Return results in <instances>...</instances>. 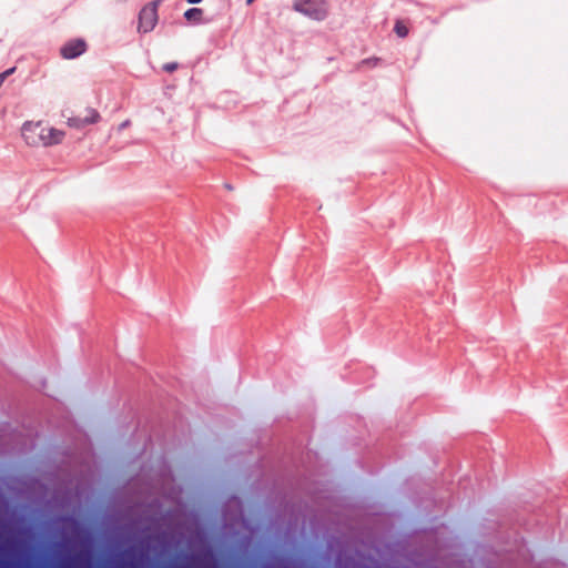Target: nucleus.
Here are the masks:
<instances>
[{
	"mask_svg": "<svg viewBox=\"0 0 568 568\" xmlns=\"http://www.w3.org/2000/svg\"><path fill=\"white\" fill-rule=\"evenodd\" d=\"M160 1L155 0L144 6L139 14V30L150 32L158 22V6Z\"/></svg>",
	"mask_w": 568,
	"mask_h": 568,
	"instance_id": "3",
	"label": "nucleus"
},
{
	"mask_svg": "<svg viewBox=\"0 0 568 568\" xmlns=\"http://www.w3.org/2000/svg\"><path fill=\"white\" fill-rule=\"evenodd\" d=\"M189 3H199L201 2L202 0H186Z\"/></svg>",
	"mask_w": 568,
	"mask_h": 568,
	"instance_id": "11",
	"label": "nucleus"
},
{
	"mask_svg": "<svg viewBox=\"0 0 568 568\" xmlns=\"http://www.w3.org/2000/svg\"><path fill=\"white\" fill-rule=\"evenodd\" d=\"M129 125H130V121H129V120H126V121H124V122H122V123L120 124L119 130H123L124 128H126V126H129Z\"/></svg>",
	"mask_w": 568,
	"mask_h": 568,
	"instance_id": "10",
	"label": "nucleus"
},
{
	"mask_svg": "<svg viewBox=\"0 0 568 568\" xmlns=\"http://www.w3.org/2000/svg\"><path fill=\"white\" fill-rule=\"evenodd\" d=\"M254 0H246L247 4L252 3Z\"/></svg>",
	"mask_w": 568,
	"mask_h": 568,
	"instance_id": "12",
	"label": "nucleus"
},
{
	"mask_svg": "<svg viewBox=\"0 0 568 568\" xmlns=\"http://www.w3.org/2000/svg\"><path fill=\"white\" fill-rule=\"evenodd\" d=\"M203 11L200 8H191L184 12V18L187 21L199 22L202 18Z\"/></svg>",
	"mask_w": 568,
	"mask_h": 568,
	"instance_id": "6",
	"label": "nucleus"
},
{
	"mask_svg": "<svg viewBox=\"0 0 568 568\" xmlns=\"http://www.w3.org/2000/svg\"><path fill=\"white\" fill-rule=\"evenodd\" d=\"M293 9L311 19L324 20L328 14L325 0H294Z\"/></svg>",
	"mask_w": 568,
	"mask_h": 568,
	"instance_id": "2",
	"label": "nucleus"
},
{
	"mask_svg": "<svg viewBox=\"0 0 568 568\" xmlns=\"http://www.w3.org/2000/svg\"><path fill=\"white\" fill-rule=\"evenodd\" d=\"M26 143L30 146H52L64 139V132L49 126L41 121L26 122L21 129Z\"/></svg>",
	"mask_w": 568,
	"mask_h": 568,
	"instance_id": "1",
	"label": "nucleus"
},
{
	"mask_svg": "<svg viewBox=\"0 0 568 568\" xmlns=\"http://www.w3.org/2000/svg\"><path fill=\"white\" fill-rule=\"evenodd\" d=\"M99 121H100V113L93 108H87L84 110L83 116L77 115V116L69 118L67 121V124L70 128L82 129L85 125L94 124Z\"/></svg>",
	"mask_w": 568,
	"mask_h": 568,
	"instance_id": "4",
	"label": "nucleus"
},
{
	"mask_svg": "<svg viewBox=\"0 0 568 568\" xmlns=\"http://www.w3.org/2000/svg\"><path fill=\"white\" fill-rule=\"evenodd\" d=\"M176 68H178V63H175V62L166 63V64L163 65V70H165L166 72H172Z\"/></svg>",
	"mask_w": 568,
	"mask_h": 568,
	"instance_id": "9",
	"label": "nucleus"
},
{
	"mask_svg": "<svg viewBox=\"0 0 568 568\" xmlns=\"http://www.w3.org/2000/svg\"><path fill=\"white\" fill-rule=\"evenodd\" d=\"M87 43L82 39H73L67 42L61 49L60 53L64 59H74L84 53Z\"/></svg>",
	"mask_w": 568,
	"mask_h": 568,
	"instance_id": "5",
	"label": "nucleus"
},
{
	"mask_svg": "<svg viewBox=\"0 0 568 568\" xmlns=\"http://www.w3.org/2000/svg\"><path fill=\"white\" fill-rule=\"evenodd\" d=\"M16 68L8 69L7 71L0 73V87L2 85L6 78L14 72Z\"/></svg>",
	"mask_w": 568,
	"mask_h": 568,
	"instance_id": "8",
	"label": "nucleus"
},
{
	"mask_svg": "<svg viewBox=\"0 0 568 568\" xmlns=\"http://www.w3.org/2000/svg\"><path fill=\"white\" fill-rule=\"evenodd\" d=\"M394 31L395 33L399 37V38H405L407 37L409 30H408V27L404 23V21L402 20H397L396 23H395V27H394Z\"/></svg>",
	"mask_w": 568,
	"mask_h": 568,
	"instance_id": "7",
	"label": "nucleus"
}]
</instances>
